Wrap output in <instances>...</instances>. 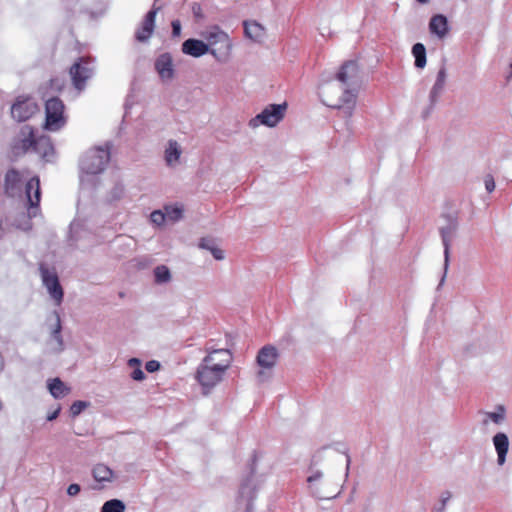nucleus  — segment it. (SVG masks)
<instances>
[{
    "instance_id": "473e14b6",
    "label": "nucleus",
    "mask_w": 512,
    "mask_h": 512,
    "mask_svg": "<svg viewBox=\"0 0 512 512\" xmlns=\"http://www.w3.org/2000/svg\"><path fill=\"white\" fill-rule=\"evenodd\" d=\"M154 278L157 284H165L171 280V273L167 266L159 265L154 268Z\"/></svg>"
},
{
    "instance_id": "6ab92c4d",
    "label": "nucleus",
    "mask_w": 512,
    "mask_h": 512,
    "mask_svg": "<svg viewBox=\"0 0 512 512\" xmlns=\"http://www.w3.org/2000/svg\"><path fill=\"white\" fill-rule=\"evenodd\" d=\"M37 137L34 135V131L30 126H23L20 130L18 140L14 145L16 153H26L28 151L34 152V143Z\"/></svg>"
},
{
    "instance_id": "a878e982",
    "label": "nucleus",
    "mask_w": 512,
    "mask_h": 512,
    "mask_svg": "<svg viewBox=\"0 0 512 512\" xmlns=\"http://www.w3.org/2000/svg\"><path fill=\"white\" fill-rule=\"evenodd\" d=\"M245 36L254 42L261 43L265 39V28L256 21L244 22Z\"/></svg>"
},
{
    "instance_id": "f8f14e48",
    "label": "nucleus",
    "mask_w": 512,
    "mask_h": 512,
    "mask_svg": "<svg viewBox=\"0 0 512 512\" xmlns=\"http://www.w3.org/2000/svg\"><path fill=\"white\" fill-rule=\"evenodd\" d=\"M93 74L94 65L85 57L79 58V60L70 68V76L73 85L79 91H82L85 88L87 80H89Z\"/></svg>"
},
{
    "instance_id": "4468645a",
    "label": "nucleus",
    "mask_w": 512,
    "mask_h": 512,
    "mask_svg": "<svg viewBox=\"0 0 512 512\" xmlns=\"http://www.w3.org/2000/svg\"><path fill=\"white\" fill-rule=\"evenodd\" d=\"M182 52L195 58L210 53L217 61H222V57L218 55L216 48H209V45L198 39L190 38L185 40L182 43Z\"/></svg>"
},
{
    "instance_id": "3c124183",
    "label": "nucleus",
    "mask_w": 512,
    "mask_h": 512,
    "mask_svg": "<svg viewBox=\"0 0 512 512\" xmlns=\"http://www.w3.org/2000/svg\"><path fill=\"white\" fill-rule=\"evenodd\" d=\"M510 68H511V73H510V75L508 76V78H511V77H512V62H511Z\"/></svg>"
},
{
    "instance_id": "bb28decb",
    "label": "nucleus",
    "mask_w": 512,
    "mask_h": 512,
    "mask_svg": "<svg viewBox=\"0 0 512 512\" xmlns=\"http://www.w3.org/2000/svg\"><path fill=\"white\" fill-rule=\"evenodd\" d=\"M92 475L95 481L99 483L111 482L114 478L113 470L101 463L94 466Z\"/></svg>"
},
{
    "instance_id": "aec40b11",
    "label": "nucleus",
    "mask_w": 512,
    "mask_h": 512,
    "mask_svg": "<svg viewBox=\"0 0 512 512\" xmlns=\"http://www.w3.org/2000/svg\"><path fill=\"white\" fill-rule=\"evenodd\" d=\"M492 443L497 455L498 466H503L507 460V454L509 451L510 441L506 433L497 432L492 437Z\"/></svg>"
},
{
    "instance_id": "0eeeda50",
    "label": "nucleus",
    "mask_w": 512,
    "mask_h": 512,
    "mask_svg": "<svg viewBox=\"0 0 512 512\" xmlns=\"http://www.w3.org/2000/svg\"><path fill=\"white\" fill-rule=\"evenodd\" d=\"M442 219L444 223L439 227V232L444 248V275L440 284H442L445 279L450 261V248L454 239L457 237L459 229L458 218L455 215H443Z\"/></svg>"
},
{
    "instance_id": "7ed1b4c3",
    "label": "nucleus",
    "mask_w": 512,
    "mask_h": 512,
    "mask_svg": "<svg viewBox=\"0 0 512 512\" xmlns=\"http://www.w3.org/2000/svg\"><path fill=\"white\" fill-rule=\"evenodd\" d=\"M316 458H320V452L312 459L306 479L308 493L317 499L325 500L335 498L340 494L342 484L339 477L326 476L323 471L314 467Z\"/></svg>"
},
{
    "instance_id": "39448f33",
    "label": "nucleus",
    "mask_w": 512,
    "mask_h": 512,
    "mask_svg": "<svg viewBox=\"0 0 512 512\" xmlns=\"http://www.w3.org/2000/svg\"><path fill=\"white\" fill-rule=\"evenodd\" d=\"M25 193L27 197V212L28 215L22 214L21 220L15 221V226L21 230L28 231L32 228L31 218L36 217L40 211V180L37 176L32 177L25 186Z\"/></svg>"
},
{
    "instance_id": "f704fd0d",
    "label": "nucleus",
    "mask_w": 512,
    "mask_h": 512,
    "mask_svg": "<svg viewBox=\"0 0 512 512\" xmlns=\"http://www.w3.org/2000/svg\"><path fill=\"white\" fill-rule=\"evenodd\" d=\"M125 504L122 500L111 499L106 501L101 507V512H125Z\"/></svg>"
},
{
    "instance_id": "7c9ffc66",
    "label": "nucleus",
    "mask_w": 512,
    "mask_h": 512,
    "mask_svg": "<svg viewBox=\"0 0 512 512\" xmlns=\"http://www.w3.org/2000/svg\"><path fill=\"white\" fill-rule=\"evenodd\" d=\"M88 236H90V232L84 229L80 221L75 220L70 224V238L73 242H78Z\"/></svg>"
},
{
    "instance_id": "dca6fc26",
    "label": "nucleus",
    "mask_w": 512,
    "mask_h": 512,
    "mask_svg": "<svg viewBox=\"0 0 512 512\" xmlns=\"http://www.w3.org/2000/svg\"><path fill=\"white\" fill-rule=\"evenodd\" d=\"M481 426L484 429H489L490 424L501 426L506 422L507 410L502 404L496 405L493 411H480Z\"/></svg>"
},
{
    "instance_id": "b1692460",
    "label": "nucleus",
    "mask_w": 512,
    "mask_h": 512,
    "mask_svg": "<svg viewBox=\"0 0 512 512\" xmlns=\"http://www.w3.org/2000/svg\"><path fill=\"white\" fill-rule=\"evenodd\" d=\"M253 497L254 489L250 483V480H247L241 485L237 499L238 505L244 508V512H252Z\"/></svg>"
},
{
    "instance_id": "79ce46f5",
    "label": "nucleus",
    "mask_w": 512,
    "mask_h": 512,
    "mask_svg": "<svg viewBox=\"0 0 512 512\" xmlns=\"http://www.w3.org/2000/svg\"><path fill=\"white\" fill-rule=\"evenodd\" d=\"M345 472L343 474V483H345L348 479V476H349V471H350V465H351V457L350 455L348 454V452H345Z\"/></svg>"
},
{
    "instance_id": "72a5a7b5",
    "label": "nucleus",
    "mask_w": 512,
    "mask_h": 512,
    "mask_svg": "<svg viewBox=\"0 0 512 512\" xmlns=\"http://www.w3.org/2000/svg\"><path fill=\"white\" fill-rule=\"evenodd\" d=\"M20 182L21 175L17 170L11 169L7 171L5 175V186L7 191L14 190Z\"/></svg>"
},
{
    "instance_id": "5701e85b",
    "label": "nucleus",
    "mask_w": 512,
    "mask_h": 512,
    "mask_svg": "<svg viewBox=\"0 0 512 512\" xmlns=\"http://www.w3.org/2000/svg\"><path fill=\"white\" fill-rule=\"evenodd\" d=\"M182 155L181 146L176 140H169L164 151V159L166 165L169 167H175L179 164L180 157Z\"/></svg>"
},
{
    "instance_id": "37998d69",
    "label": "nucleus",
    "mask_w": 512,
    "mask_h": 512,
    "mask_svg": "<svg viewBox=\"0 0 512 512\" xmlns=\"http://www.w3.org/2000/svg\"><path fill=\"white\" fill-rule=\"evenodd\" d=\"M145 368L148 372L153 373L160 369V363L156 360H150L146 363Z\"/></svg>"
},
{
    "instance_id": "4c0bfd02",
    "label": "nucleus",
    "mask_w": 512,
    "mask_h": 512,
    "mask_svg": "<svg viewBox=\"0 0 512 512\" xmlns=\"http://www.w3.org/2000/svg\"><path fill=\"white\" fill-rule=\"evenodd\" d=\"M150 220L153 224L161 226L166 222L165 214L162 210H155L150 214Z\"/></svg>"
},
{
    "instance_id": "09e8293b",
    "label": "nucleus",
    "mask_w": 512,
    "mask_h": 512,
    "mask_svg": "<svg viewBox=\"0 0 512 512\" xmlns=\"http://www.w3.org/2000/svg\"><path fill=\"white\" fill-rule=\"evenodd\" d=\"M60 410H61V408H60V407H58L55 411H53L52 413H49V414L47 415V420H48V421H53V420H55V419L58 417V415H59V413H60Z\"/></svg>"
},
{
    "instance_id": "c85d7f7f",
    "label": "nucleus",
    "mask_w": 512,
    "mask_h": 512,
    "mask_svg": "<svg viewBox=\"0 0 512 512\" xmlns=\"http://www.w3.org/2000/svg\"><path fill=\"white\" fill-rule=\"evenodd\" d=\"M166 221L175 223L183 217V206L180 204L165 205L163 207Z\"/></svg>"
},
{
    "instance_id": "f257e3e1",
    "label": "nucleus",
    "mask_w": 512,
    "mask_h": 512,
    "mask_svg": "<svg viewBox=\"0 0 512 512\" xmlns=\"http://www.w3.org/2000/svg\"><path fill=\"white\" fill-rule=\"evenodd\" d=\"M360 88V71L356 61L345 62L336 74L335 81L322 86V102L342 111L344 117L351 118Z\"/></svg>"
},
{
    "instance_id": "9d476101",
    "label": "nucleus",
    "mask_w": 512,
    "mask_h": 512,
    "mask_svg": "<svg viewBox=\"0 0 512 512\" xmlns=\"http://www.w3.org/2000/svg\"><path fill=\"white\" fill-rule=\"evenodd\" d=\"M39 272L42 284L46 288L49 296L54 301L55 305L60 306L63 301L64 291L56 271L41 263L39 265Z\"/></svg>"
},
{
    "instance_id": "8fccbe9b",
    "label": "nucleus",
    "mask_w": 512,
    "mask_h": 512,
    "mask_svg": "<svg viewBox=\"0 0 512 512\" xmlns=\"http://www.w3.org/2000/svg\"><path fill=\"white\" fill-rule=\"evenodd\" d=\"M417 2H419L421 4H425V3L429 2V0H417Z\"/></svg>"
},
{
    "instance_id": "c03bdc74",
    "label": "nucleus",
    "mask_w": 512,
    "mask_h": 512,
    "mask_svg": "<svg viewBox=\"0 0 512 512\" xmlns=\"http://www.w3.org/2000/svg\"><path fill=\"white\" fill-rule=\"evenodd\" d=\"M172 26V35L174 37H179L181 35V23L179 20H173L171 23Z\"/></svg>"
},
{
    "instance_id": "2eb2a0df",
    "label": "nucleus",
    "mask_w": 512,
    "mask_h": 512,
    "mask_svg": "<svg viewBox=\"0 0 512 512\" xmlns=\"http://www.w3.org/2000/svg\"><path fill=\"white\" fill-rule=\"evenodd\" d=\"M154 66L162 82H171L174 79L175 68L170 53L165 52L160 54L156 58Z\"/></svg>"
},
{
    "instance_id": "f3484780",
    "label": "nucleus",
    "mask_w": 512,
    "mask_h": 512,
    "mask_svg": "<svg viewBox=\"0 0 512 512\" xmlns=\"http://www.w3.org/2000/svg\"><path fill=\"white\" fill-rule=\"evenodd\" d=\"M54 323L51 324L50 340L48 341V347L53 353H61L64 350V341L61 335L62 325L60 315L57 311L52 313Z\"/></svg>"
},
{
    "instance_id": "58836bf2",
    "label": "nucleus",
    "mask_w": 512,
    "mask_h": 512,
    "mask_svg": "<svg viewBox=\"0 0 512 512\" xmlns=\"http://www.w3.org/2000/svg\"><path fill=\"white\" fill-rule=\"evenodd\" d=\"M89 406L88 402L85 401H75L70 407V413L73 417L78 416L84 409Z\"/></svg>"
},
{
    "instance_id": "49530a36",
    "label": "nucleus",
    "mask_w": 512,
    "mask_h": 512,
    "mask_svg": "<svg viewBox=\"0 0 512 512\" xmlns=\"http://www.w3.org/2000/svg\"><path fill=\"white\" fill-rule=\"evenodd\" d=\"M210 252L216 260H223L225 257L223 250L217 246H215Z\"/></svg>"
},
{
    "instance_id": "ea45409f",
    "label": "nucleus",
    "mask_w": 512,
    "mask_h": 512,
    "mask_svg": "<svg viewBox=\"0 0 512 512\" xmlns=\"http://www.w3.org/2000/svg\"><path fill=\"white\" fill-rule=\"evenodd\" d=\"M484 185L488 193H492L495 190V180L491 174H487L484 177Z\"/></svg>"
},
{
    "instance_id": "423d86ee",
    "label": "nucleus",
    "mask_w": 512,
    "mask_h": 512,
    "mask_svg": "<svg viewBox=\"0 0 512 512\" xmlns=\"http://www.w3.org/2000/svg\"><path fill=\"white\" fill-rule=\"evenodd\" d=\"M279 357L278 349L270 344L263 346L258 351L256 356V364L258 366L256 379L258 383H264L271 379Z\"/></svg>"
},
{
    "instance_id": "c9c22d12",
    "label": "nucleus",
    "mask_w": 512,
    "mask_h": 512,
    "mask_svg": "<svg viewBox=\"0 0 512 512\" xmlns=\"http://www.w3.org/2000/svg\"><path fill=\"white\" fill-rule=\"evenodd\" d=\"M451 498H452V493L450 491H443L440 494L439 504L433 508L432 512H445L446 505L450 501Z\"/></svg>"
},
{
    "instance_id": "de8ad7c7",
    "label": "nucleus",
    "mask_w": 512,
    "mask_h": 512,
    "mask_svg": "<svg viewBox=\"0 0 512 512\" xmlns=\"http://www.w3.org/2000/svg\"><path fill=\"white\" fill-rule=\"evenodd\" d=\"M210 252L216 260H223L225 257L223 250L217 246H215Z\"/></svg>"
},
{
    "instance_id": "393cba45",
    "label": "nucleus",
    "mask_w": 512,
    "mask_h": 512,
    "mask_svg": "<svg viewBox=\"0 0 512 512\" xmlns=\"http://www.w3.org/2000/svg\"><path fill=\"white\" fill-rule=\"evenodd\" d=\"M429 30L438 38H444L449 30L447 18L442 14L432 16L429 22Z\"/></svg>"
},
{
    "instance_id": "ddd939ff",
    "label": "nucleus",
    "mask_w": 512,
    "mask_h": 512,
    "mask_svg": "<svg viewBox=\"0 0 512 512\" xmlns=\"http://www.w3.org/2000/svg\"><path fill=\"white\" fill-rule=\"evenodd\" d=\"M38 111V105L33 98L19 96L11 107V116L18 122H24Z\"/></svg>"
},
{
    "instance_id": "1a4fd4ad",
    "label": "nucleus",
    "mask_w": 512,
    "mask_h": 512,
    "mask_svg": "<svg viewBox=\"0 0 512 512\" xmlns=\"http://www.w3.org/2000/svg\"><path fill=\"white\" fill-rule=\"evenodd\" d=\"M287 104H270L249 121L251 128H257L260 125L275 127L285 115Z\"/></svg>"
},
{
    "instance_id": "e433bc0d",
    "label": "nucleus",
    "mask_w": 512,
    "mask_h": 512,
    "mask_svg": "<svg viewBox=\"0 0 512 512\" xmlns=\"http://www.w3.org/2000/svg\"><path fill=\"white\" fill-rule=\"evenodd\" d=\"M124 195V187L121 184H116L110 191L108 200L110 202L121 199Z\"/></svg>"
},
{
    "instance_id": "cd10ccee",
    "label": "nucleus",
    "mask_w": 512,
    "mask_h": 512,
    "mask_svg": "<svg viewBox=\"0 0 512 512\" xmlns=\"http://www.w3.org/2000/svg\"><path fill=\"white\" fill-rule=\"evenodd\" d=\"M48 390L55 399L63 398L70 392V388L59 378H54L48 382Z\"/></svg>"
},
{
    "instance_id": "f03ea898",
    "label": "nucleus",
    "mask_w": 512,
    "mask_h": 512,
    "mask_svg": "<svg viewBox=\"0 0 512 512\" xmlns=\"http://www.w3.org/2000/svg\"><path fill=\"white\" fill-rule=\"evenodd\" d=\"M232 363V354L228 349L208 351L196 371V379L204 390L209 391L219 384Z\"/></svg>"
},
{
    "instance_id": "412c9836",
    "label": "nucleus",
    "mask_w": 512,
    "mask_h": 512,
    "mask_svg": "<svg viewBox=\"0 0 512 512\" xmlns=\"http://www.w3.org/2000/svg\"><path fill=\"white\" fill-rule=\"evenodd\" d=\"M34 152L46 162H52L55 158V150L51 139L45 135L37 137L34 143Z\"/></svg>"
},
{
    "instance_id": "4be33fe9",
    "label": "nucleus",
    "mask_w": 512,
    "mask_h": 512,
    "mask_svg": "<svg viewBox=\"0 0 512 512\" xmlns=\"http://www.w3.org/2000/svg\"><path fill=\"white\" fill-rule=\"evenodd\" d=\"M447 79V71L445 66H442L436 76L435 83L433 84L429 93L430 107L433 108L438 102L439 97L442 95Z\"/></svg>"
},
{
    "instance_id": "6e6552de",
    "label": "nucleus",
    "mask_w": 512,
    "mask_h": 512,
    "mask_svg": "<svg viewBox=\"0 0 512 512\" xmlns=\"http://www.w3.org/2000/svg\"><path fill=\"white\" fill-rule=\"evenodd\" d=\"M64 108V104L59 98L53 97L46 101L44 125L46 130L56 132L65 126Z\"/></svg>"
},
{
    "instance_id": "a211bd4d",
    "label": "nucleus",
    "mask_w": 512,
    "mask_h": 512,
    "mask_svg": "<svg viewBox=\"0 0 512 512\" xmlns=\"http://www.w3.org/2000/svg\"><path fill=\"white\" fill-rule=\"evenodd\" d=\"M158 10L159 8H153L146 14L140 27L136 30L135 38L137 41L146 42L152 36Z\"/></svg>"
},
{
    "instance_id": "9b49d317",
    "label": "nucleus",
    "mask_w": 512,
    "mask_h": 512,
    "mask_svg": "<svg viewBox=\"0 0 512 512\" xmlns=\"http://www.w3.org/2000/svg\"><path fill=\"white\" fill-rule=\"evenodd\" d=\"M202 36L208 42L209 48H213L218 44H221V48L217 49L218 55L222 57V61H225L232 49L231 40L226 32L221 30L218 26H213L202 33Z\"/></svg>"
},
{
    "instance_id": "a18cd8bd",
    "label": "nucleus",
    "mask_w": 512,
    "mask_h": 512,
    "mask_svg": "<svg viewBox=\"0 0 512 512\" xmlns=\"http://www.w3.org/2000/svg\"><path fill=\"white\" fill-rule=\"evenodd\" d=\"M81 488L78 484H70L67 488V494L69 496H76L80 492Z\"/></svg>"
},
{
    "instance_id": "2f4dec72",
    "label": "nucleus",
    "mask_w": 512,
    "mask_h": 512,
    "mask_svg": "<svg viewBox=\"0 0 512 512\" xmlns=\"http://www.w3.org/2000/svg\"><path fill=\"white\" fill-rule=\"evenodd\" d=\"M128 366L132 368L131 378L135 381H142L145 379V373L141 368V360L138 358H130L128 360Z\"/></svg>"
},
{
    "instance_id": "c756f323",
    "label": "nucleus",
    "mask_w": 512,
    "mask_h": 512,
    "mask_svg": "<svg viewBox=\"0 0 512 512\" xmlns=\"http://www.w3.org/2000/svg\"><path fill=\"white\" fill-rule=\"evenodd\" d=\"M412 55L415 58V67L423 69L426 65V48L422 43H416L412 47Z\"/></svg>"
},
{
    "instance_id": "a19ab883",
    "label": "nucleus",
    "mask_w": 512,
    "mask_h": 512,
    "mask_svg": "<svg viewBox=\"0 0 512 512\" xmlns=\"http://www.w3.org/2000/svg\"><path fill=\"white\" fill-rule=\"evenodd\" d=\"M216 246L215 241L212 238H202L199 243V247L211 251Z\"/></svg>"
},
{
    "instance_id": "20e7f679",
    "label": "nucleus",
    "mask_w": 512,
    "mask_h": 512,
    "mask_svg": "<svg viewBox=\"0 0 512 512\" xmlns=\"http://www.w3.org/2000/svg\"><path fill=\"white\" fill-rule=\"evenodd\" d=\"M110 160V145L96 147L87 151L79 162L80 182L82 185L89 181V177L102 173Z\"/></svg>"
}]
</instances>
